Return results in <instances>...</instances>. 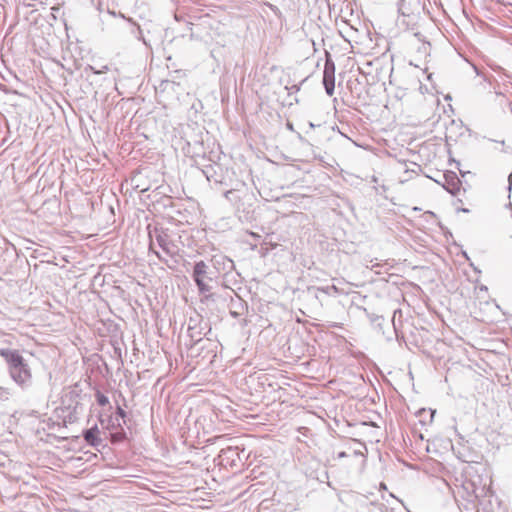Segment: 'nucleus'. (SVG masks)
<instances>
[{
    "mask_svg": "<svg viewBox=\"0 0 512 512\" xmlns=\"http://www.w3.org/2000/svg\"><path fill=\"white\" fill-rule=\"evenodd\" d=\"M0 356L4 358L11 379L22 389L31 386L32 373L28 363L18 350L9 348L0 349Z\"/></svg>",
    "mask_w": 512,
    "mask_h": 512,
    "instance_id": "nucleus-1",
    "label": "nucleus"
},
{
    "mask_svg": "<svg viewBox=\"0 0 512 512\" xmlns=\"http://www.w3.org/2000/svg\"><path fill=\"white\" fill-rule=\"evenodd\" d=\"M148 235L150 240L149 251L155 254L161 262L167 263L168 261L154 249L155 243L162 249L166 256L173 258L179 255V246L167 229L155 227L153 230H149Z\"/></svg>",
    "mask_w": 512,
    "mask_h": 512,
    "instance_id": "nucleus-2",
    "label": "nucleus"
},
{
    "mask_svg": "<svg viewBox=\"0 0 512 512\" xmlns=\"http://www.w3.org/2000/svg\"><path fill=\"white\" fill-rule=\"evenodd\" d=\"M79 396L76 390H71L65 394L62 400L63 406L58 410V416L63 419L65 424H72L78 420L83 409L79 402Z\"/></svg>",
    "mask_w": 512,
    "mask_h": 512,
    "instance_id": "nucleus-3",
    "label": "nucleus"
},
{
    "mask_svg": "<svg viewBox=\"0 0 512 512\" xmlns=\"http://www.w3.org/2000/svg\"><path fill=\"white\" fill-rule=\"evenodd\" d=\"M192 278L199 293L205 294L211 291V286L207 283V281H212V278L209 276V266L203 260L195 262Z\"/></svg>",
    "mask_w": 512,
    "mask_h": 512,
    "instance_id": "nucleus-4",
    "label": "nucleus"
},
{
    "mask_svg": "<svg viewBox=\"0 0 512 512\" xmlns=\"http://www.w3.org/2000/svg\"><path fill=\"white\" fill-rule=\"evenodd\" d=\"M205 330L210 331L211 329L208 323L203 321L199 315L189 318L187 331L191 340L199 342L206 335Z\"/></svg>",
    "mask_w": 512,
    "mask_h": 512,
    "instance_id": "nucleus-5",
    "label": "nucleus"
},
{
    "mask_svg": "<svg viewBox=\"0 0 512 512\" xmlns=\"http://www.w3.org/2000/svg\"><path fill=\"white\" fill-rule=\"evenodd\" d=\"M323 85L327 95L332 96L335 90V64L329 55L324 64Z\"/></svg>",
    "mask_w": 512,
    "mask_h": 512,
    "instance_id": "nucleus-6",
    "label": "nucleus"
},
{
    "mask_svg": "<svg viewBox=\"0 0 512 512\" xmlns=\"http://www.w3.org/2000/svg\"><path fill=\"white\" fill-rule=\"evenodd\" d=\"M443 179L444 182L442 183V186L444 189L454 196L458 195L462 183L457 174L454 172H447L443 174Z\"/></svg>",
    "mask_w": 512,
    "mask_h": 512,
    "instance_id": "nucleus-7",
    "label": "nucleus"
},
{
    "mask_svg": "<svg viewBox=\"0 0 512 512\" xmlns=\"http://www.w3.org/2000/svg\"><path fill=\"white\" fill-rule=\"evenodd\" d=\"M100 430L97 425L83 431V438L87 444L92 447L98 448L102 445L103 441L99 437Z\"/></svg>",
    "mask_w": 512,
    "mask_h": 512,
    "instance_id": "nucleus-8",
    "label": "nucleus"
},
{
    "mask_svg": "<svg viewBox=\"0 0 512 512\" xmlns=\"http://www.w3.org/2000/svg\"><path fill=\"white\" fill-rule=\"evenodd\" d=\"M321 291L327 295H333L339 293L338 288L335 285L325 286V287H308L307 292H316Z\"/></svg>",
    "mask_w": 512,
    "mask_h": 512,
    "instance_id": "nucleus-9",
    "label": "nucleus"
},
{
    "mask_svg": "<svg viewBox=\"0 0 512 512\" xmlns=\"http://www.w3.org/2000/svg\"><path fill=\"white\" fill-rule=\"evenodd\" d=\"M127 21L132 24L131 33L137 39L142 40L144 43H146L142 35L141 27L138 24H136L131 18H127Z\"/></svg>",
    "mask_w": 512,
    "mask_h": 512,
    "instance_id": "nucleus-10",
    "label": "nucleus"
},
{
    "mask_svg": "<svg viewBox=\"0 0 512 512\" xmlns=\"http://www.w3.org/2000/svg\"><path fill=\"white\" fill-rule=\"evenodd\" d=\"M95 396H96V401L100 406H106L109 404L108 397L106 395H104L103 393L98 391Z\"/></svg>",
    "mask_w": 512,
    "mask_h": 512,
    "instance_id": "nucleus-11",
    "label": "nucleus"
},
{
    "mask_svg": "<svg viewBox=\"0 0 512 512\" xmlns=\"http://www.w3.org/2000/svg\"><path fill=\"white\" fill-rule=\"evenodd\" d=\"M125 438V432L124 431H121V432H115V433H112L111 434V441L112 442H120L122 441L123 439Z\"/></svg>",
    "mask_w": 512,
    "mask_h": 512,
    "instance_id": "nucleus-12",
    "label": "nucleus"
},
{
    "mask_svg": "<svg viewBox=\"0 0 512 512\" xmlns=\"http://www.w3.org/2000/svg\"><path fill=\"white\" fill-rule=\"evenodd\" d=\"M10 397V392L7 388L0 387V400H8Z\"/></svg>",
    "mask_w": 512,
    "mask_h": 512,
    "instance_id": "nucleus-13",
    "label": "nucleus"
},
{
    "mask_svg": "<svg viewBox=\"0 0 512 512\" xmlns=\"http://www.w3.org/2000/svg\"><path fill=\"white\" fill-rule=\"evenodd\" d=\"M234 194V191L233 190H228L224 193V197L228 200H231V196Z\"/></svg>",
    "mask_w": 512,
    "mask_h": 512,
    "instance_id": "nucleus-14",
    "label": "nucleus"
},
{
    "mask_svg": "<svg viewBox=\"0 0 512 512\" xmlns=\"http://www.w3.org/2000/svg\"><path fill=\"white\" fill-rule=\"evenodd\" d=\"M117 414L121 417V418H124L126 416V412L121 408V407H117Z\"/></svg>",
    "mask_w": 512,
    "mask_h": 512,
    "instance_id": "nucleus-15",
    "label": "nucleus"
},
{
    "mask_svg": "<svg viewBox=\"0 0 512 512\" xmlns=\"http://www.w3.org/2000/svg\"><path fill=\"white\" fill-rule=\"evenodd\" d=\"M309 294H311L316 300H320V293H322L321 291H317L316 292H308Z\"/></svg>",
    "mask_w": 512,
    "mask_h": 512,
    "instance_id": "nucleus-16",
    "label": "nucleus"
},
{
    "mask_svg": "<svg viewBox=\"0 0 512 512\" xmlns=\"http://www.w3.org/2000/svg\"><path fill=\"white\" fill-rule=\"evenodd\" d=\"M347 456H348V455H347V453H346V452H344V451H342V452L337 453L336 458H337V459H342V458H345V457H347Z\"/></svg>",
    "mask_w": 512,
    "mask_h": 512,
    "instance_id": "nucleus-17",
    "label": "nucleus"
},
{
    "mask_svg": "<svg viewBox=\"0 0 512 512\" xmlns=\"http://www.w3.org/2000/svg\"><path fill=\"white\" fill-rule=\"evenodd\" d=\"M106 71H108V66H103L102 70H100V71H95L94 70V73L95 74H101V73H104Z\"/></svg>",
    "mask_w": 512,
    "mask_h": 512,
    "instance_id": "nucleus-18",
    "label": "nucleus"
},
{
    "mask_svg": "<svg viewBox=\"0 0 512 512\" xmlns=\"http://www.w3.org/2000/svg\"><path fill=\"white\" fill-rule=\"evenodd\" d=\"M508 182H509V184L511 186L512 185V172L508 176Z\"/></svg>",
    "mask_w": 512,
    "mask_h": 512,
    "instance_id": "nucleus-19",
    "label": "nucleus"
},
{
    "mask_svg": "<svg viewBox=\"0 0 512 512\" xmlns=\"http://www.w3.org/2000/svg\"><path fill=\"white\" fill-rule=\"evenodd\" d=\"M203 172L205 173L206 178H207L208 180H210L209 171H208V170H204Z\"/></svg>",
    "mask_w": 512,
    "mask_h": 512,
    "instance_id": "nucleus-20",
    "label": "nucleus"
},
{
    "mask_svg": "<svg viewBox=\"0 0 512 512\" xmlns=\"http://www.w3.org/2000/svg\"><path fill=\"white\" fill-rule=\"evenodd\" d=\"M227 452H235V450L230 447V448L227 449Z\"/></svg>",
    "mask_w": 512,
    "mask_h": 512,
    "instance_id": "nucleus-21",
    "label": "nucleus"
},
{
    "mask_svg": "<svg viewBox=\"0 0 512 512\" xmlns=\"http://www.w3.org/2000/svg\"><path fill=\"white\" fill-rule=\"evenodd\" d=\"M423 49H424V51H426V50H427V46H426V44H423Z\"/></svg>",
    "mask_w": 512,
    "mask_h": 512,
    "instance_id": "nucleus-22",
    "label": "nucleus"
},
{
    "mask_svg": "<svg viewBox=\"0 0 512 512\" xmlns=\"http://www.w3.org/2000/svg\"><path fill=\"white\" fill-rule=\"evenodd\" d=\"M288 128L292 129V124L288 123Z\"/></svg>",
    "mask_w": 512,
    "mask_h": 512,
    "instance_id": "nucleus-23",
    "label": "nucleus"
}]
</instances>
